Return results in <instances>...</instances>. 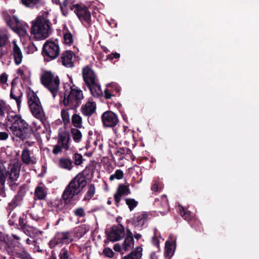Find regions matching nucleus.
Wrapping results in <instances>:
<instances>
[{
	"instance_id": "nucleus-18",
	"label": "nucleus",
	"mask_w": 259,
	"mask_h": 259,
	"mask_svg": "<svg viewBox=\"0 0 259 259\" xmlns=\"http://www.w3.org/2000/svg\"><path fill=\"white\" fill-rule=\"evenodd\" d=\"M131 193L128 185L124 184L119 185L116 193L114 195V198L116 206H119V203L121 200V197L127 196Z\"/></svg>"
},
{
	"instance_id": "nucleus-21",
	"label": "nucleus",
	"mask_w": 259,
	"mask_h": 259,
	"mask_svg": "<svg viewBox=\"0 0 259 259\" xmlns=\"http://www.w3.org/2000/svg\"><path fill=\"white\" fill-rule=\"evenodd\" d=\"M96 109V103L89 101L84 105L81 106L80 111L83 115L90 117L94 113Z\"/></svg>"
},
{
	"instance_id": "nucleus-1",
	"label": "nucleus",
	"mask_w": 259,
	"mask_h": 259,
	"mask_svg": "<svg viewBox=\"0 0 259 259\" xmlns=\"http://www.w3.org/2000/svg\"><path fill=\"white\" fill-rule=\"evenodd\" d=\"M5 124L12 133L22 141L31 139L34 136L32 127L23 119L21 116L14 112L8 113Z\"/></svg>"
},
{
	"instance_id": "nucleus-9",
	"label": "nucleus",
	"mask_w": 259,
	"mask_h": 259,
	"mask_svg": "<svg viewBox=\"0 0 259 259\" xmlns=\"http://www.w3.org/2000/svg\"><path fill=\"white\" fill-rule=\"evenodd\" d=\"M42 84L47 88L55 97L57 95L60 84V79L58 76H54L51 71H46L41 77Z\"/></svg>"
},
{
	"instance_id": "nucleus-27",
	"label": "nucleus",
	"mask_w": 259,
	"mask_h": 259,
	"mask_svg": "<svg viewBox=\"0 0 259 259\" xmlns=\"http://www.w3.org/2000/svg\"><path fill=\"white\" fill-rule=\"evenodd\" d=\"M10 96L11 99H13L16 101L17 105L19 108L21 105V98L23 96L22 92L20 89L16 90L14 87H13L12 84Z\"/></svg>"
},
{
	"instance_id": "nucleus-52",
	"label": "nucleus",
	"mask_w": 259,
	"mask_h": 259,
	"mask_svg": "<svg viewBox=\"0 0 259 259\" xmlns=\"http://www.w3.org/2000/svg\"><path fill=\"white\" fill-rule=\"evenodd\" d=\"M103 254L107 257L112 258L114 256V252L109 247H106L103 249Z\"/></svg>"
},
{
	"instance_id": "nucleus-19",
	"label": "nucleus",
	"mask_w": 259,
	"mask_h": 259,
	"mask_svg": "<svg viewBox=\"0 0 259 259\" xmlns=\"http://www.w3.org/2000/svg\"><path fill=\"white\" fill-rule=\"evenodd\" d=\"M120 91V88L117 83L114 82L109 83L104 91V97L106 99H111L112 97L119 94Z\"/></svg>"
},
{
	"instance_id": "nucleus-8",
	"label": "nucleus",
	"mask_w": 259,
	"mask_h": 259,
	"mask_svg": "<svg viewBox=\"0 0 259 259\" xmlns=\"http://www.w3.org/2000/svg\"><path fill=\"white\" fill-rule=\"evenodd\" d=\"M28 104L32 115L43 122L45 114L37 95L32 90L27 92Z\"/></svg>"
},
{
	"instance_id": "nucleus-3",
	"label": "nucleus",
	"mask_w": 259,
	"mask_h": 259,
	"mask_svg": "<svg viewBox=\"0 0 259 259\" xmlns=\"http://www.w3.org/2000/svg\"><path fill=\"white\" fill-rule=\"evenodd\" d=\"M83 80L94 97L102 96L103 92L100 84L96 79V75L91 67L87 65L82 69Z\"/></svg>"
},
{
	"instance_id": "nucleus-17",
	"label": "nucleus",
	"mask_w": 259,
	"mask_h": 259,
	"mask_svg": "<svg viewBox=\"0 0 259 259\" xmlns=\"http://www.w3.org/2000/svg\"><path fill=\"white\" fill-rule=\"evenodd\" d=\"M148 218L149 215L146 212H138L135 213L131 220H127V222H131L135 228L141 230Z\"/></svg>"
},
{
	"instance_id": "nucleus-16",
	"label": "nucleus",
	"mask_w": 259,
	"mask_h": 259,
	"mask_svg": "<svg viewBox=\"0 0 259 259\" xmlns=\"http://www.w3.org/2000/svg\"><path fill=\"white\" fill-rule=\"evenodd\" d=\"M103 125L105 127H114L118 123L119 119L116 114L108 110L104 112L101 116Z\"/></svg>"
},
{
	"instance_id": "nucleus-42",
	"label": "nucleus",
	"mask_w": 259,
	"mask_h": 259,
	"mask_svg": "<svg viewBox=\"0 0 259 259\" xmlns=\"http://www.w3.org/2000/svg\"><path fill=\"white\" fill-rule=\"evenodd\" d=\"M68 108L67 109H62L61 112V117L64 125H66L70 122V117Z\"/></svg>"
},
{
	"instance_id": "nucleus-51",
	"label": "nucleus",
	"mask_w": 259,
	"mask_h": 259,
	"mask_svg": "<svg viewBox=\"0 0 259 259\" xmlns=\"http://www.w3.org/2000/svg\"><path fill=\"white\" fill-rule=\"evenodd\" d=\"M9 215L10 216V218L8 222H9V224L10 225V226H14L15 225L17 226V224H16V222L17 221V216L16 213L15 212H13L12 213V212H11V214Z\"/></svg>"
},
{
	"instance_id": "nucleus-28",
	"label": "nucleus",
	"mask_w": 259,
	"mask_h": 259,
	"mask_svg": "<svg viewBox=\"0 0 259 259\" xmlns=\"http://www.w3.org/2000/svg\"><path fill=\"white\" fill-rule=\"evenodd\" d=\"M59 166L60 168L70 170L73 167V161L69 158L62 157L59 160Z\"/></svg>"
},
{
	"instance_id": "nucleus-4",
	"label": "nucleus",
	"mask_w": 259,
	"mask_h": 259,
	"mask_svg": "<svg viewBox=\"0 0 259 259\" xmlns=\"http://www.w3.org/2000/svg\"><path fill=\"white\" fill-rule=\"evenodd\" d=\"M83 98L82 91L80 90L70 88V91L66 92L64 94L62 102L68 109L76 110L81 103V100Z\"/></svg>"
},
{
	"instance_id": "nucleus-62",
	"label": "nucleus",
	"mask_w": 259,
	"mask_h": 259,
	"mask_svg": "<svg viewBox=\"0 0 259 259\" xmlns=\"http://www.w3.org/2000/svg\"><path fill=\"white\" fill-rule=\"evenodd\" d=\"M83 172V175L84 177H85V178L87 179V177H88L90 174V172L92 173V175L93 174V171L90 168H88L87 167H85V168L81 172Z\"/></svg>"
},
{
	"instance_id": "nucleus-36",
	"label": "nucleus",
	"mask_w": 259,
	"mask_h": 259,
	"mask_svg": "<svg viewBox=\"0 0 259 259\" xmlns=\"http://www.w3.org/2000/svg\"><path fill=\"white\" fill-rule=\"evenodd\" d=\"M71 121L75 128H81L82 127V117L79 114H73L71 117Z\"/></svg>"
},
{
	"instance_id": "nucleus-37",
	"label": "nucleus",
	"mask_w": 259,
	"mask_h": 259,
	"mask_svg": "<svg viewBox=\"0 0 259 259\" xmlns=\"http://www.w3.org/2000/svg\"><path fill=\"white\" fill-rule=\"evenodd\" d=\"M96 188L94 184H90L88 186V190L83 199V201H90L95 194Z\"/></svg>"
},
{
	"instance_id": "nucleus-20",
	"label": "nucleus",
	"mask_w": 259,
	"mask_h": 259,
	"mask_svg": "<svg viewBox=\"0 0 259 259\" xmlns=\"http://www.w3.org/2000/svg\"><path fill=\"white\" fill-rule=\"evenodd\" d=\"M73 55V53L71 51H64L62 53L59 60L65 67H73L74 66V62L72 61Z\"/></svg>"
},
{
	"instance_id": "nucleus-58",
	"label": "nucleus",
	"mask_w": 259,
	"mask_h": 259,
	"mask_svg": "<svg viewBox=\"0 0 259 259\" xmlns=\"http://www.w3.org/2000/svg\"><path fill=\"white\" fill-rule=\"evenodd\" d=\"M124 237L134 238V235L131 230L128 228H126V232H125V236Z\"/></svg>"
},
{
	"instance_id": "nucleus-10",
	"label": "nucleus",
	"mask_w": 259,
	"mask_h": 259,
	"mask_svg": "<svg viewBox=\"0 0 259 259\" xmlns=\"http://www.w3.org/2000/svg\"><path fill=\"white\" fill-rule=\"evenodd\" d=\"M41 54L45 62H50L56 59L60 54V48L58 44L48 40L43 45Z\"/></svg>"
},
{
	"instance_id": "nucleus-55",
	"label": "nucleus",
	"mask_w": 259,
	"mask_h": 259,
	"mask_svg": "<svg viewBox=\"0 0 259 259\" xmlns=\"http://www.w3.org/2000/svg\"><path fill=\"white\" fill-rule=\"evenodd\" d=\"M8 80V75L6 73L4 72L0 75V84H4L7 82Z\"/></svg>"
},
{
	"instance_id": "nucleus-26",
	"label": "nucleus",
	"mask_w": 259,
	"mask_h": 259,
	"mask_svg": "<svg viewBox=\"0 0 259 259\" xmlns=\"http://www.w3.org/2000/svg\"><path fill=\"white\" fill-rule=\"evenodd\" d=\"M6 21L7 25L14 30H18L21 26V22L15 16H7Z\"/></svg>"
},
{
	"instance_id": "nucleus-60",
	"label": "nucleus",
	"mask_w": 259,
	"mask_h": 259,
	"mask_svg": "<svg viewBox=\"0 0 259 259\" xmlns=\"http://www.w3.org/2000/svg\"><path fill=\"white\" fill-rule=\"evenodd\" d=\"M9 135L7 132H0V140H6L8 138Z\"/></svg>"
},
{
	"instance_id": "nucleus-53",
	"label": "nucleus",
	"mask_w": 259,
	"mask_h": 259,
	"mask_svg": "<svg viewBox=\"0 0 259 259\" xmlns=\"http://www.w3.org/2000/svg\"><path fill=\"white\" fill-rule=\"evenodd\" d=\"M74 214L76 217H83L85 215L84 209L82 207H79L76 208L74 210Z\"/></svg>"
},
{
	"instance_id": "nucleus-25",
	"label": "nucleus",
	"mask_w": 259,
	"mask_h": 259,
	"mask_svg": "<svg viewBox=\"0 0 259 259\" xmlns=\"http://www.w3.org/2000/svg\"><path fill=\"white\" fill-rule=\"evenodd\" d=\"M21 159L23 163L26 165L34 164L36 163V159L34 156H30V151L25 148L23 150L21 154Z\"/></svg>"
},
{
	"instance_id": "nucleus-44",
	"label": "nucleus",
	"mask_w": 259,
	"mask_h": 259,
	"mask_svg": "<svg viewBox=\"0 0 259 259\" xmlns=\"http://www.w3.org/2000/svg\"><path fill=\"white\" fill-rule=\"evenodd\" d=\"M63 38L65 44L71 46L73 44V35L68 30L64 34Z\"/></svg>"
},
{
	"instance_id": "nucleus-30",
	"label": "nucleus",
	"mask_w": 259,
	"mask_h": 259,
	"mask_svg": "<svg viewBox=\"0 0 259 259\" xmlns=\"http://www.w3.org/2000/svg\"><path fill=\"white\" fill-rule=\"evenodd\" d=\"M22 200V197L19 194L16 195L7 206V210L9 211V215L11 214L13 210L18 205V203Z\"/></svg>"
},
{
	"instance_id": "nucleus-6",
	"label": "nucleus",
	"mask_w": 259,
	"mask_h": 259,
	"mask_svg": "<svg viewBox=\"0 0 259 259\" xmlns=\"http://www.w3.org/2000/svg\"><path fill=\"white\" fill-rule=\"evenodd\" d=\"M83 174L80 172L77 174L69 182L63 192L73 198L78 195L87 185V180Z\"/></svg>"
},
{
	"instance_id": "nucleus-15",
	"label": "nucleus",
	"mask_w": 259,
	"mask_h": 259,
	"mask_svg": "<svg viewBox=\"0 0 259 259\" xmlns=\"http://www.w3.org/2000/svg\"><path fill=\"white\" fill-rule=\"evenodd\" d=\"M125 236V228L120 224L113 225L107 235L108 239L112 242L121 240Z\"/></svg>"
},
{
	"instance_id": "nucleus-48",
	"label": "nucleus",
	"mask_w": 259,
	"mask_h": 259,
	"mask_svg": "<svg viewBox=\"0 0 259 259\" xmlns=\"http://www.w3.org/2000/svg\"><path fill=\"white\" fill-rule=\"evenodd\" d=\"M72 158L74 160V164L76 165H80L83 160L82 156L81 154L75 153L73 154Z\"/></svg>"
},
{
	"instance_id": "nucleus-61",
	"label": "nucleus",
	"mask_w": 259,
	"mask_h": 259,
	"mask_svg": "<svg viewBox=\"0 0 259 259\" xmlns=\"http://www.w3.org/2000/svg\"><path fill=\"white\" fill-rule=\"evenodd\" d=\"M28 50L29 52L32 53L35 51H36L37 50V49L33 44H31L29 45L28 47Z\"/></svg>"
},
{
	"instance_id": "nucleus-35",
	"label": "nucleus",
	"mask_w": 259,
	"mask_h": 259,
	"mask_svg": "<svg viewBox=\"0 0 259 259\" xmlns=\"http://www.w3.org/2000/svg\"><path fill=\"white\" fill-rule=\"evenodd\" d=\"M47 197V192L41 186H37L34 191V197L38 200H45Z\"/></svg>"
},
{
	"instance_id": "nucleus-13",
	"label": "nucleus",
	"mask_w": 259,
	"mask_h": 259,
	"mask_svg": "<svg viewBox=\"0 0 259 259\" xmlns=\"http://www.w3.org/2000/svg\"><path fill=\"white\" fill-rule=\"evenodd\" d=\"M19 242L15 241L8 234L0 232V250L13 254L16 252V247Z\"/></svg>"
},
{
	"instance_id": "nucleus-63",
	"label": "nucleus",
	"mask_w": 259,
	"mask_h": 259,
	"mask_svg": "<svg viewBox=\"0 0 259 259\" xmlns=\"http://www.w3.org/2000/svg\"><path fill=\"white\" fill-rule=\"evenodd\" d=\"M61 12L63 16H66L68 15V10L66 7H63V5H61L60 7Z\"/></svg>"
},
{
	"instance_id": "nucleus-50",
	"label": "nucleus",
	"mask_w": 259,
	"mask_h": 259,
	"mask_svg": "<svg viewBox=\"0 0 259 259\" xmlns=\"http://www.w3.org/2000/svg\"><path fill=\"white\" fill-rule=\"evenodd\" d=\"M16 256L20 259H31L32 258L30 254L25 250L21 252H17Z\"/></svg>"
},
{
	"instance_id": "nucleus-34",
	"label": "nucleus",
	"mask_w": 259,
	"mask_h": 259,
	"mask_svg": "<svg viewBox=\"0 0 259 259\" xmlns=\"http://www.w3.org/2000/svg\"><path fill=\"white\" fill-rule=\"evenodd\" d=\"M174 245L173 243L169 241H166L165 243V252L164 255L165 258L170 259V257L173 255L174 250L173 248Z\"/></svg>"
},
{
	"instance_id": "nucleus-7",
	"label": "nucleus",
	"mask_w": 259,
	"mask_h": 259,
	"mask_svg": "<svg viewBox=\"0 0 259 259\" xmlns=\"http://www.w3.org/2000/svg\"><path fill=\"white\" fill-rule=\"evenodd\" d=\"M20 165L15 161H11L7 165H5V173H6V179L8 178L7 182L11 189L16 190L18 183H16L20 176Z\"/></svg>"
},
{
	"instance_id": "nucleus-46",
	"label": "nucleus",
	"mask_w": 259,
	"mask_h": 259,
	"mask_svg": "<svg viewBox=\"0 0 259 259\" xmlns=\"http://www.w3.org/2000/svg\"><path fill=\"white\" fill-rule=\"evenodd\" d=\"M125 201L131 211H132L138 204V201L133 198H125Z\"/></svg>"
},
{
	"instance_id": "nucleus-32",
	"label": "nucleus",
	"mask_w": 259,
	"mask_h": 259,
	"mask_svg": "<svg viewBox=\"0 0 259 259\" xmlns=\"http://www.w3.org/2000/svg\"><path fill=\"white\" fill-rule=\"evenodd\" d=\"M135 241L134 238L125 237L122 244V248L125 251L133 249L134 247Z\"/></svg>"
},
{
	"instance_id": "nucleus-39",
	"label": "nucleus",
	"mask_w": 259,
	"mask_h": 259,
	"mask_svg": "<svg viewBox=\"0 0 259 259\" xmlns=\"http://www.w3.org/2000/svg\"><path fill=\"white\" fill-rule=\"evenodd\" d=\"M9 42V36L7 32L0 29V47H5Z\"/></svg>"
},
{
	"instance_id": "nucleus-31",
	"label": "nucleus",
	"mask_w": 259,
	"mask_h": 259,
	"mask_svg": "<svg viewBox=\"0 0 259 259\" xmlns=\"http://www.w3.org/2000/svg\"><path fill=\"white\" fill-rule=\"evenodd\" d=\"M179 211L182 217L189 224L194 219L191 211L183 206H180Z\"/></svg>"
},
{
	"instance_id": "nucleus-33",
	"label": "nucleus",
	"mask_w": 259,
	"mask_h": 259,
	"mask_svg": "<svg viewBox=\"0 0 259 259\" xmlns=\"http://www.w3.org/2000/svg\"><path fill=\"white\" fill-rule=\"evenodd\" d=\"M58 256L59 259H73V253L66 247H63L60 250Z\"/></svg>"
},
{
	"instance_id": "nucleus-14",
	"label": "nucleus",
	"mask_w": 259,
	"mask_h": 259,
	"mask_svg": "<svg viewBox=\"0 0 259 259\" xmlns=\"http://www.w3.org/2000/svg\"><path fill=\"white\" fill-rule=\"evenodd\" d=\"M72 241L73 239L70 238V232H57L54 237L50 241L49 246L50 248H53L58 245L68 244Z\"/></svg>"
},
{
	"instance_id": "nucleus-23",
	"label": "nucleus",
	"mask_w": 259,
	"mask_h": 259,
	"mask_svg": "<svg viewBox=\"0 0 259 259\" xmlns=\"http://www.w3.org/2000/svg\"><path fill=\"white\" fill-rule=\"evenodd\" d=\"M5 164H7L6 162H0V195L3 197L6 196L5 187L6 175V173H5Z\"/></svg>"
},
{
	"instance_id": "nucleus-47",
	"label": "nucleus",
	"mask_w": 259,
	"mask_h": 259,
	"mask_svg": "<svg viewBox=\"0 0 259 259\" xmlns=\"http://www.w3.org/2000/svg\"><path fill=\"white\" fill-rule=\"evenodd\" d=\"M123 172L120 169L116 170L115 173L110 176L109 180L113 181L114 179L120 180L123 178Z\"/></svg>"
},
{
	"instance_id": "nucleus-41",
	"label": "nucleus",
	"mask_w": 259,
	"mask_h": 259,
	"mask_svg": "<svg viewBox=\"0 0 259 259\" xmlns=\"http://www.w3.org/2000/svg\"><path fill=\"white\" fill-rule=\"evenodd\" d=\"M41 0H21L23 5L27 7L34 8L37 7L38 5L40 3Z\"/></svg>"
},
{
	"instance_id": "nucleus-56",
	"label": "nucleus",
	"mask_w": 259,
	"mask_h": 259,
	"mask_svg": "<svg viewBox=\"0 0 259 259\" xmlns=\"http://www.w3.org/2000/svg\"><path fill=\"white\" fill-rule=\"evenodd\" d=\"M120 55L118 53H111L107 56V59L109 60H112L114 58L118 59Z\"/></svg>"
},
{
	"instance_id": "nucleus-64",
	"label": "nucleus",
	"mask_w": 259,
	"mask_h": 259,
	"mask_svg": "<svg viewBox=\"0 0 259 259\" xmlns=\"http://www.w3.org/2000/svg\"><path fill=\"white\" fill-rule=\"evenodd\" d=\"M113 249L115 251L120 252L121 249V247L119 244L116 243L114 244L113 246Z\"/></svg>"
},
{
	"instance_id": "nucleus-11",
	"label": "nucleus",
	"mask_w": 259,
	"mask_h": 259,
	"mask_svg": "<svg viewBox=\"0 0 259 259\" xmlns=\"http://www.w3.org/2000/svg\"><path fill=\"white\" fill-rule=\"evenodd\" d=\"M73 200V197L63 192L61 199L56 200L54 202L53 207L58 213L68 214L75 204Z\"/></svg>"
},
{
	"instance_id": "nucleus-57",
	"label": "nucleus",
	"mask_w": 259,
	"mask_h": 259,
	"mask_svg": "<svg viewBox=\"0 0 259 259\" xmlns=\"http://www.w3.org/2000/svg\"><path fill=\"white\" fill-rule=\"evenodd\" d=\"M152 242L155 246L158 247L159 246V240L155 234L152 237Z\"/></svg>"
},
{
	"instance_id": "nucleus-22",
	"label": "nucleus",
	"mask_w": 259,
	"mask_h": 259,
	"mask_svg": "<svg viewBox=\"0 0 259 259\" xmlns=\"http://www.w3.org/2000/svg\"><path fill=\"white\" fill-rule=\"evenodd\" d=\"M12 44V55L13 56L15 64L19 65L22 61L23 54L20 47L17 44L16 41L13 40Z\"/></svg>"
},
{
	"instance_id": "nucleus-24",
	"label": "nucleus",
	"mask_w": 259,
	"mask_h": 259,
	"mask_svg": "<svg viewBox=\"0 0 259 259\" xmlns=\"http://www.w3.org/2000/svg\"><path fill=\"white\" fill-rule=\"evenodd\" d=\"M70 141V136L68 132L65 131L59 134L58 143L61 144L65 150H68L69 148Z\"/></svg>"
},
{
	"instance_id": "nucleus-40",
	"label": "nucleus",
	"mask_w": 259,
	"mask_h": 259,
	"mask_svg": "<svg viewBox=\"0 0 259 259\" xmlns=\"http://www.w3.org/2000/svg\"><path fill=\"white\" fill-rule=\"evenodd\" d=\"M189 224L192 228H194L197 232H201L203 231L202 224L198 219L194 218Z\"/></svg>"
},
{
	"instance_id": "nucleus-54",
	"label": "nucleus",
	"mask_w": 259,
	"mask_h": 259,
	"mask_svg": "<svg viewBox=\"0 0 259 259\" xmlns=\"http://www.w3.org/2000/svg\"><path fill=\"white\" fill-rule=\"evenodd\" d=\"M63 149L62 145H60V144H57L54 146L52 152L54 154L57 155L62 151V149Z\"/></svg>"
},
{
	"instance_id": "nucleus-5",
	"label": "nucleus",
	"mask_w": 259,
	"mask_h": 259,
	"mask_svg": "<svg viewBox=\"0 0 259 259\" xmlns=\"http://www.w3.org/2000/svg\"><path fill=\"white\" fill-rule=\"evenodd\" d=\"M83 98L82 91L80 90L70 88V91L66 92L64 94L62 102L68 109L76 110L81 103V100Z\"/></svg>"
},
{
	"instance_id": "nucleus-29",
	"label": "nucleus",
	"mask_w": 259,
	"mask_h": 259,
	"mask_svg": "<svg viewBox=\"0 0 259 259\" xmlns=\"http://www.w3.org/2000/svg\"><path fill=\"white\" fill-rule=\"evenodd\" d=\"M142 248L138 246L131 251L129 254L121 259H140L142 255Z\"/></svg>"
},
{
	"instance_id": "nucleus-43",
	"label": "nucleus",
	"mask_w": 259,
	"mask_h": 259,
	"mask_svg": "<svg viewBox=\"0 0 259 259\" xmlns=\"http://www.w3.org/2000/svg\"><path fill=\"white\" fill-rule=\"evenodd\" d=\"M22 231L27 236L32 237L35 235L36 229L34 227L28 225L26 227L23 228Z\"/></svg>"
},
{
	"instance_id": "nucleus-49",
	"label": "nucleus",
	"mask_w": 259,
	"mask_h": 259,
	"mask_svg": "<svg viewBox=\"0 0 259 259\" xmlns=\"http://www.w3.org/2000/svg\"><path fill=\"white\" fill-rule=\"evenodd\" d=\"M26 215H25L24 213L22 216H21L19 218V226L20 228L19 230H22L23 228L26 227L28 225L27 224L26 221Z\"/></svg>"
},
{
	"instance_id": "nucleus-38",
	"label": "nucleus",
	"mask_w": 259,
	"mask_h": 259,
	"mask_svg": "<svg viewBox=\"0 0 259 259\" xmlns=\"http://www.w3.org/2000/svg\"><path fill=\"white\" fill-rule=\"evenodd\" d=\"M78 128H72L70 130L72 138L76 143H79L82 138V134Z\"/></svg>"
},
{
	"instance_id": "nucleus-2",
	"label": "nucleus",
	"mask_w": 259,
	"mask_h": 259,
	"mask_svg": "<svg viewBox=\"0 0 259 259\" xmlns=\"http://www.w3.org/2000/svg\"><path fill=\"white\" fill-rule=\"evenodd\" d=\"M31 33L40 39H45L51 33V23L43 15H39L32 22Z\"/></svg>"
},
{
	"instance_id": "nucleus-45",
	"label": "nucleus",
	"mask_w": 259,
	"mask_h": 259,
	"mask_svg": "<svg viewBox=\"0 0 259 259\" xmlns=\"http://www.w3.org/2000/svg\"><path fill=\"white\" fill-rule=\"evenodd\" d=\"M117 153L120 154V155H122V154L126 155L130 158L133 159L132 152L131 150L128 148H127V147L119 148L117 150Z\"/></svg>"
},
{
	"instance_id": "nucleus-59",
	"label": "nucleus",
	"mask_w": 259,
	"mask_h": 259,
	"mask_svg": "<svg viewBox=\"0 0 259 259\" xmlns=\"http://www.w3.org/2000/svg\"><path fill=\"white\" fill-rule=\"evenodd\" d=\"M5 103L4 101L0 100V116L4 115V109L5 108Z\"/></svg>"
},
{
	"instance_id": "nucleus-12",
	"label": "nucleus",
	"mask_w": 259,
	"mask_h": 259,
	"mask_svg": "<svg viewBox=\"0 0 259 259\" xmlns=\"http://www.w3.org/2000/svg\"><path fill=\"white\" fill-rule=\"evenodd\" d=\"M71 10H73L79 20L85 27L89 28L91 26V14L88 8L82 4L73 5Z\"/></svg>"
}]
</instances>
